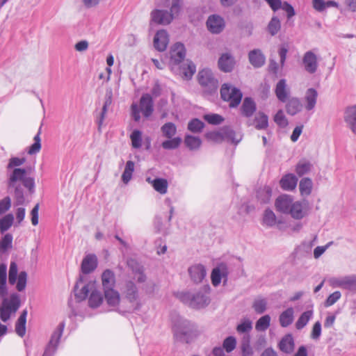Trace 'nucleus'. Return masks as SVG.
<instances>
[{"instance_id": "nucleus-1", "label": "nucleus", "mask_w": 356, "mask_h": 356, "mask_svg": "<svg viewBox=\"0 0 356 356\" xmlns=\"http://www.w3.org/2000/svg\"><path fill=\"white\" fill-rule=\"evenodd\" d=\"M26 170L24 168H15L8 180V187L14 188L16 205H22L25 202L24 190L21 184L17 182L20 181L24 187L28 188L31 193L34 192L35 180L33 177H26Z\"/></svg>"}, {"instance_id": "nucleus-2", "label": "nucleus", "mask_w": 356, "mask_h": 356, "mask_svg": "<svg viewBox=\"0 0 356 356\" xmlns=\"http://www.w3.org/2000/svg\"><path fill=\"white\" fill-rule=\"evenodd\" d=\"M122 299L118 309L120 313H133L142 307L139 298L138 289L131 280L127 281L122 291Z\"/></svg>"}, {"instance_id": "nucleus-3", "label": "nucleus", "mask_w": 356, "mask_h": 356, "mask_svg": "<svg viewBox=\"0 0 356 356\" xmlns=\"http://www.w3.org/2000/svg\"><path fill=\"white\" fill-rule=\"evenodd\" d=\"M175 296L184 305L195 309H203L210 303L209 296L202 290L195 293L188 291L177 292Z\"/></svg>"}, {"instance_id": "nucleus-4", "label": "nucleus", "mask_w": 356, "mask_h": 356, "mask_svg": "<svg viewBox=\"0 0 356 356\" xmlns=\"http://www.w3.org/2000/svg\"><path fill=\"white\" fill-rule=\"evenodd\" d=\"M21 305L20 296L17 293H13L8 298H3L0 304V319L6 323L12 315L15 314Z\"/></svg>"}, {"instance_id": "nucleus-5", "label": "nucleus", "mask_w": 356, "mask_h": 356, "mask_svg": "<svg viewBox=\"0 0 356 356\" xmlns=\"http://www.w3.org/2000/svg\"><path fill=\"white\" fill-rule=\"evenodd\" d=\"M198 82L203 88L204 93L212 95L216 93L218 86V81L214 77L213 72L209 69H203L198 73Z\"/></svg>"}, {"instance_id": "nucleus-6", "label": "nucleus", "mask_w": 356, "mask_h": 356, "mask_svg": "<svg viewBox=\"0 0 356 356\" xmlns=\"http://www.w3.org/2000/svg\"><path fill=\"white\" fill-rule=\"evenodd\" d=\"M221 98L229 103L231 108L237 107L242 99L243 94L241 91L229 83H223L220 88Z\"/></svg>"}, {"instance_id": "nucleus-7", "label": "nucleus", "mask_w": 356, "mask_h": 356, "mask_svg": "<svg viewBox=\"0 0 356 356\" xmlns=\"http://www.w3.org/2000/svg\"><path fill=\"white\" fill-rule=\"evenodd\" d=\"M65 326L64 321L59 323L51 334L50 341L42 356H52L56 352Z\"/></svg>"}, {"instance_id": "nucleus-8", "label": "nucleus", "mask_w": 356, "mask_h": 356, "mask_svg": "<svg viewBox=\"0 0 356 356\" xmlns=\"http://www.w3.org/2000/svg\"><path fill=\"white\" fill-rule=\"evenodd\" d=\"M302 65L307 73H316L318 67L317 56L312 51H306L302 57Z\"/></svg>"}, {"instance_id": "nucleus-9", "label": "nucleus", "mask_w": 356, "mask_h": 356, "mask_svg": "<svg viewBox=\"0 0 356 356\" xmlns=\"http://www.w3.org/2000/svg\"><path fill=\"white\" fill-rule=\"evenodd\" d=\"M207 26L211 33L218 34L224 30L225 27V22L221 16L214 14L208 17Z\"/></svg>"}, {"instance_id": "nucleus-10", "label": "nucleus", "mask_w": 356, "mask_h": 356, "mask_svg": "<svg viewBox=\"0 0 356 356\" xmlns=\"http://www.w3.org/2000/svg\"><path fill=\"white\" fill-rule=\"evenodd\" d=\"M127 264L133 274L136 277L137 282L144 283L147 280V276L144 273L145 268L136 259L129 258L127 261Z\"/></svg>"}, {"instance_id": "nucleus-11", "label": "nucleus", "mask_w": 356, "mask_h": 356, "mask_svg": "<svg viewBox=\"0 0 356 356\" xmlns=\"http://www.w3.org/2000/svg\"><path fill=\"white\" fill-rule=\"evenodd\" d=\"M151 20L157 24L168 25L173 20L172 15L165 10L155 9L151 13Z\"/></svg>"}, {"instance_id": "nucleus-12", "label": "nucleus", "mask_w": 356, "mask_h": 356, "mask_svg": "<svg viewBox=\"0 0 356 356\" xmlns=\"http://www.w3.org/2000/svg\"><path fill=\"white\" fill-rule=\"evenodd\" d=\"M293 202L292 196L289 195H281L277 197L275 202V207L277 211L288 214Z\"/></svg>"}, {"instance_id": "nucleus-13", "label": "nucleus", "mask_w": 356, "mask_h": 356, "mask_svg": "<svg viewBox=\"0 0 356 356\" xmlns=\"http://www.w3.org/2000/svg\"><path fill=\"white\" fill-rule=\"evenodd\" d=\"M307 202L306 201L293 202L288 213L296 220H300L307 215Z\"/></svg>"}, {"instance_id": "nucleus-14", "label": "nucleus", "mask_w": 356, "mask_h": 356, "mask_svg": "<svg viewBox=\"0 0 356 356\" xmlns=\"http://www.w3.org/2000/svg\"><path fill=\"white\" fill-rule=\"evenodd\" d=\"M188 272L191 280L195 284L202 282L207 275L205 267L200 264L190 266Z\"/></svg>"}, {"instance_id": "nucleus-15", "label": "nucleus", "mask_w": 356, "mask_h": 356, "mask_svg": "<svg viewBox=\"0 0 356 356\" xmlns=\"http://www.w3.org/2000/svg\"><path fill=\"white\" fill-rule=\"evenodd\" d=\"M186 56V49L182 43H175L170 50V60L177 65L181 63Z\"/></svg>"}, {"instance_id": "nucleus-16", "label": "nucleus", "mask_w": 356, "mask_h": 356, "mask_svg": "<svg viewBox=\"0 0 356 356\" xmlns=\"http://www.w3.org/2000/svg\"><path fill=\"white\" fill-rule=\"evenodd\" d=\"M140 109L145 118H149L154 111V102L149 94H144L140 99Z\"/></svg>"}, {"instance_id": "nucleus-17", "label": "nucleus", "mask_w": 356, "mask_h": 356, "mask_svg": "<svg viewBox=\"0 0 356 356\" xmlns=\"http://www.w3.org/2000/svg\"><path fill=\"white\" fill-rule=\"evenodd\" d=\"M234 58L230 53L222 54L218 61L219 69L224 72H232L234 69Z\"/></svg>"}, {"instance_id": "nucleus-18", "label": "nucleus", "mask_w": 356, "mask_h": 356, "mask_svg": "<svg viewBox=\"0 0 356 356\" xmlns=\"http://www.w3.org/2000/svg\"><path fill=\"white\" fill-rule=\"evenodd\" d=\"M257 111L254 100L250 97H245L240 108L241 115L246 118H251Z\"/></svg>"}, {"instance_id": "nucleus-19", "label": "nucleus", "mask_w": 356, "mask_h": 356, "mask_svg": "<svg viewBox=\"0 0 356 356\" xmlns=\"http://www.w3.org/2000/svg\"><path fill=\"white\" fill-rule=\"evenodd\" d=\"M97 267V257L94 254H87L82 260L81 270L85 274H89Z\"/></svg>"}, {"instance_id": "nucleus-20", "label": "nucleus", "mask_w": 356, "mask_h": 356, "mask_svg": "<svg viewBox=\"0 0 356 356\" xmlns=\"http://www.w3.org/2000/svg\"><path fill=\"white\" fill-rule=\"evenodd\" d=\"M84 282V278L82 275H80L79 277L78 281L76 282L74 291V296L78 301H82L85 300L87 296H88V293L92 289V286H93L90 283H88L84 284L81 289L79 291V286L81 283Z\"/></svg>"}, {"instance_id": "nucleus-21", "label": "nucleus", "mask_w": 356, "mask_h": 356, "mask_svg": "<svg viewBox=\"0 0 356 356\" xmlns=\"http://www.w3.org/2000/svg\"><path fill=\"white\" fill-rule=\"evenodd\" d=\"M169 42L168 34L166 31L161 29L156 32L154 38V46L159 51L166 49Z\"/></svg>"}, {"instance_id": "nucleus-22", "label": "nucleus", "mask_w": 356, "mask_h": 356, "mask_svg": "<svg viewBox=\"0 0 356 356\" xmlns=\"http://www.w3.org/2000/svg\"><path fill=\"white\" fill-rule=\"evenodd\" d=\"M248 59L250 63L254 68L262 67L266 62V56L259 49H254L248 54Z\"/></svg>"}, {"instance_id": "nucleus-23", "label": "nucleus", "mask_w": 356, "mask_h": 356, "mask_svg": "<svg viewBox=\"0 0 356 356\" xmlns=\"http://www.w3.org/2000/svg\"><path fill=\"white\" fill-rule=\"evenodd\" d=\"M248 126L254 125L257 130L266 129L268 127V117L263 112H259L254 117V120H249L247 122Z\"/></svg>"}, {"instance_id": "nucleus-24", "label": "nucleus", "mask_w": 356, "mask_h": 356, "mask_svg": "<svg viewBox=\"0 0 356 356\" xmlns=\"http://www.w3.org/2000/svg\"><path fill=\"white\" fill-rule=\"evenodd\" d=\"M294 347V339L291 334L284 335L278 343L279 349L286 354L291 353Z\"/></svg>"}, {"instance_id": "nucleus-25", "label": "nucleus", "mask_w": 356, "mask_h": 356, "mask_svg": "<svg viewBox=\"0 0 356 356\" xmlns=\"http://www.w3.org/2000/svg\"><path fill=\"white\" fill-rule=\"evenodd\" d=\"M177 331L183 335H188L192 333L195 329V325L187 319L180 318L175 324Z\"/></svg>"}, {"instance_id": "nucleus-26", "label": "nucleus", "mask_w": 356, "mask_h": 356, "mask_svg": "<svg viewBox=\"0 0 356 356\" xmlns=\"http://www.w3.org/2000/svg\"><path fill=\"white\" fill-rule=\"evenodd\" d=\"M146 181L150 184L154 189L160 194H165L168 191V184L165 179L156 178L152 179L151 177H147Z\"/></svg>"}, {"instance_id": "nucleus-27", "label": "nucleus", "mask_w": 356, "mask_h": 356, "mask_svg": "<svg viewBox=\"0 0 356 356\" xmlns=\"http://www.w3.org/2000/svg\"><path fill=\"white\" fill-rule=\"evenodd\" d=\"M337 284L341 289L356 292V275L342 277L338 280Z\"/></svg>"}, {"instance_id": "nucleus-28", "label": "nucleus", "mask_w": 356, "mask_h": 356, "mask_svg": "<svg viewBox=\"0 0 356 356\" xmlns=\"http://www.w3.org/2000/svg\"><path fill=\"white\" fill-rule=\"evenodd\" d=\"M344 118L352 131L356 134V105L347 108Z\"/></svg>"}, {"instance_id": "nucleus-29", "label": "nucleus", "mask_w": 356, "mask_h": 356, "mask_svg": "<svg viewBox=\"0 0 356 356\" xmlns=\"http://www.w3.org/2000/svg\"><path fill=\"white\" fill-rule=\"evenodd\" d=\"M102 282L104 291L113 289L115 284L114 273L110 270H105L102 275Z\"/></svg>"}, {"instance_id": "nucleus-30", "label": "nucleus", "mask_w": 356, "mask_h": 356, "mask_svg": "<svg viewBox=\"0 0 356 356\" xmlns=\"http://www.w3.org/2000/svg\"><path fill=\"white\" fill-rule=\"evenodd\" d=\"M298 183V178L293 174H287L284 175L280 181V186L285 191L293 190Z\"/></svg>"}, {"instance_id": "nucleus-31", "label": "nucleus", "mask_w": 356, "mask_h": 356, "mask_svg": "<svg viewBox=\"0 0 356 356\" xmlns=\"http://www.w3.org/2000/svg\"><path fill=\"white\" fill-rule=\"evenodd\" d=\"M227 276V271L225 265H221L220 268H215L211 272V282L213 286H217L220 284L222 277Z\"/></svg>"}, {"instance_id": "nucleus-32", "label": "nucleus", "mask_w": 356, "mask_h": 356, "mask_svg": "<svg viewBox=\"0 0 356 356\" xmlns=\"http://www.w3.org/2000/svg\"><path fill=\"white\" fill-rule=\"evenodd\" d=\"M104 297L107 304L111 307L120 305L121 304L122 300H120V293L113 289L105 290Z\"/></svg>"}, {"instance_id": "nucleus-33", "label": "nucleus", "mask_w": 356, "mask_h": 356, "mask_svg": "<svg viewBox=\"0 0 356 356\" xmlns=\"http://www.w3.org/2000/svg\"><path fill=\"white\" fill-rule=\"evenodd\" d=\"M27 314L26 309L23 310L15 323V332L20 337H23L26 334Z\"/></svg>"}, {"instance_id": "nucleus-34", "label": "nucleus", "mask_w": 356, "mask_h": 356, "mask_svg": "<svg viewBox=\"0 0 356 356\" xmlns=\"http://www.w3.org/2000/svg\"><path fill=\"white\" fill-rule=\"evenodd\" d=\"M293 314L294 311L292 307H289L280 314L279 321L282 327H286L293 323Z\"/></svg>"}, {"instance_id": "nucleus-35", "label": "nucleus", "mask_w": 356, "mask_h": 356, "mask_svg": "<svg viewBox=\"0 0 356 356\" xmlns=\"http://www.w3.org/2000/svg\"><path fill=\"white\" fill-rule=\"evenodd\" d=\"M302 108V105L298 98L293 97L290 99L286 104V110L289 115H295L299 113Z\"/></svg>"}, {"instance_id": "nucleus-36", "label": "nucleus", "mask_w": 356, "mask_h": 356, "mask_svg": "<svg viewBox=\"0 0 356 356\" xmlns=\"http://www.w3.org/2000/svg\"><path fill=\"white\" fill-rule=\"evenodd\" d=\"M224 140L234 144H238L241 140V136H237L236 132L229 126L222 127Z\"/></svg>"}, {"instance_id": "nucleus-37", "label": "nucleus", "mask_w": 356, "mask_h": 356, "mask_svg": "<svg viewBox=\"0 0 356 356\" xmlns=\"http://www.w3.org/2000/svg\"><path fill=\"white\" fill-rule=\"evenodd\" d=\"M275 95L277 99L282 102H286L288 97V92L286 91V80L280 79L275 87Z\"/></svg>"}, {"instance_id": "nucleus-38", "label": "nucleus", "mask_w": 356, "mask_h": 356, "mask_svg": "<svg viewBox=\"0 0 356 356\" xmlns=\"http://www.w3.org/2000/svg\"><path fill=\"white\" fill-rule=\"evenodd\" d=\"M318 92L314 88H309L305 97L307 104L305 108L307 111L312 110L316 104Z\"/></svg>"}, {"instance_id": "nucleus-39", "label": "nucleus", "mask_w": 356, "mask_h": 356, "mask_svg": "<svg viewBox=\"0 0 356 356\" xmlns=\"http://www.w3.org/2000/svg\"><path fill=\"white\" fill-rule=\"evenodd\" d=\"M281 29V22L279 18L274 15L268 22L266 31L271 35H276Z\"/></svg>"}, {"instance_id": "nucleus-40", "label": "nucleus", "mask_w": 356, "mask_h": 356, "mask_svg": "<svg viewBox=\"0 0 356 356\" xmlns=\"http://www.w3.org/2000/svg\"><path fill=\"white\" fill-rule=\"evenodd\" d=\"M112 104V92H106L105 96V101L102 107V112L99 115V117L97 119V124L99 126V129L102 125L104 120L105 118L106 113L107 112L108 108Z\"/></svg>"}, {"instance_id": "nucleus-41", "label": "nucleus", "mask_w": 356, "mask_h": 356, "mask_svg": "<svg viewBox=\"0 0 356 356\" xmlns=\"http://www.w3.org/2000/svg\"><path fill=\"white\" fill-rule=\"evenodd\" d=\"M103 302V296L102 293L97 290L91 291L88 299V305L91 308L98 307Z\"/></svg>"}, {"instance_id": "nucleus-42", "label": "nucleus", "mask_w": 356, "mask_h": 356, "mask_svg": "<svg viewBox=\"0 0 356 356\" xmlns=\"http://www.w3.org/2000/svg\"><path fill=\"white\" fill-rule=\"evenodd\" d=\"M184 143L189 149L195 150L200 147L202 145V140L197 136L186 135L185 136Z\"/></svg>"}, {"instance_id": "nucleus-43", "label": "nucleus", "mask_w": 356, "mask_h": 356, "mask_svg": "<svg viewBox=\"0 0 356 356\" xmlns=\"http://www.w3.org/2000/svg\"><path fill=\"white\" fill-rule=\"evenodd\" d=\"M272 195V189L270 186H264L258 190L257 197L258 200L263 204L268 203Z\"/></svg>"}, {"instance_id": "nucleus-44", "label": "nucleus", "mask_w": 356, "mask_h": 356, "mask_svg": "<svg viewBox=\"0 0 356 356\" xmlns=\"http://www.w3.org/2000/svg\"><path fill=\"white\" fill-rule=\"evenodd\" d=\"M267 305L268 302L266 298L259 297L254 299L252 308L257 314H261L267 309Z\"/></svg>"}, {"instance_id": "nucleus-45", "label": "nucleus", "mask_w": 356, "mask_h": 356, "mask_svg": "<svg viewBox=\"0 0 356 356\" xmlns=\"http://www.w3.org/2000/svg\"><path fill=\"white\" fill-rule=\"evenodd\" d=\"M312 310H307L303 312L296 323V329L302 330L303 327H305L308 323L309 321L312 318Z\"/></svg>"}, {"instance_id": "nucleus-46", "label": "nucleus", "mask_w": 356, "mask_h": 356, "mask_svg": "<svg viewBox=\"0 0 356 356\" xmlns=\"http://www.w3.org/2000/svg\"><path fill=\"white\" fill-rule=\"evenodd\" d=\"M270 316L268 314H266L259 318L255 323V329L258 332L266 331L270 325Z\"/></svg>"}, {"instance_id": "nucleus-47", "label": "nucleus", "mask_w": 356, "mask_h": 356, "mask_svg": "<svg viewBox=\"0 0 356 356\" xmlns=\"http://www.w3.org/2000/svg\"><path fill=\"white\" fill-rule=\"evenodd\" d=\"M312 181L310 178L305 177L300 180L299 184L300 192L302 195H309L312 190Z\"/></svg>"}, {"instance_id": "nucleus-48", "label": "nucleus", "mask_w": 356, "mask_h": 356, "mask_svg": "<svg viewBox=\"0 0 356 356\" xmlns=\"http://www.w3.org/2000/svg\"><path fill=\"white\" fill-rule=\"evenodd\" d=\"M276 221L277 218L274 212L270 209H266L263 215V224L271 227L276 224Z\"/></svg>"}, {"instance_id": "nucleus-49", "label": "nucleus", "mask_w": 356, "mask_h": 356, "mask_svg": "<svg viewBox=\"0 0 356 356\" xmlns=\"http://www.w3.org/2000/svg\"><path fill=\"white\" fill-rule=\"evenodd\" d=\"M42 125L40 127L38 132L35 136L33 140L34 143L30 146L28 153L31 155L35 154L40 152L41 149V139H40V134H41Z\"/></svg>"}, {"instance_id": "nucleus-50", "label": "nucleus", "mask_w": 356, "mask_h": 356, "mask_svg": "<svg viewBox=\"0 0 356 356\" xmlns=\"http://www.w3.org/2000/svg\"><path fill=\"white\" fill-rule=\"evenodd\" d=\"M134 170V162L132 161H128L122 175V180L124 184H127L131 180Z\"/></svg>"}, {"instance_id": "nucleus-51", "label": "nucleus", "mask_w": 356, "mask_h": 356, "mask_svg": "<svg viewBox=\"0 0 356 356\" xmlns=\"http://www.w3.org/2000/svg\"><path fill=\"white\" fill-rule=\"evenodd\" d=\"M161 130L163 136L168 138H172L177 133V127L172 122H167L164 124L161 127Z\"/></svg>"}, {"instance_id": "nucleus-52", "label": "nucleus", "mask_w": 356, "mask_h": 356, "mask_svg": "<svg viewBox=\"0 0 356 356\" xmlns=\"http://www.w3.org/2000/svg\"><path fill=\"white\" fill-rule=\"evenodd\" d=\"M204 127V123L198 118H193L188 124V129L193 133H200Z\"/></svg>"}, {"instance_id": "nucleus-53", "label": "nucleus", "mask_w": 356, "mask_h": 356, "mask_svg": "<svg viewBox=\"0 0 356 356\" xmlns=\"http://www.w3.org/2000/svg\"><path fill=\"white\" fill-rule=\"evenodd\" d=\"M205 138L216 143H221L224 141L222 128L218 131H209L205 134Z\"/></svg>"}, {"instance_id": "nucleus-54", "label": "nucleus", "mask_w": 356, "mask_h": 356, "mask_svg": "<svg viewBox=\"0 0 356 356\" xmlns=\"http://www.w3.org/2000/svg\"><path fill=\"white\" fill-rule=\"evenodd\" d=\"M170 140H165L162 143L161 146L165 149H177L181 143V138L175 137L169 138Z\"/></svg>"}, {"instance_id": "nucleus-55", "label": "nucleus", "mask_w": 356, "mask_h": 356, "mask_svg": "<svg viewBox=\"0 0 356 356\" xmlns=\"http://www.w3.org/2000/svg\"><path fill=\"white\" fill-rule=\"evenodd\" d=\"M311 168L312 164L309 161H300L296 165V172L300 177H301L310 171Z\"/></svg>"}, {"instance_id": "nucleus-56", "label": "nucleus", "mask_w": 356, "mask_h": 356, "mask_svg": "<svg viewBox=\"0 0 356 356\" xmlns=\"http://www.w3.org/2000/svg\"><path fill=\"white\" fill-rule=\"evenodd\" d=\"M14 217L9 213L0 219V229L2 232L7 231L13 225Z\"/></svg>"}, {"instance_id": "nucleus-57", "label": "nucleus", "mask_w": 356, "mask_h": 356, "mask_svg": "<svg viewBox=\"0 0 356 356\" xmlns=\"http://www.w3.org/2000/svg\"><path fill=\"white\" fill-rule=\"evenodd\" d=\"M13 236L10 234H6L0 240V252H5L8 249L12 247Z\"/></svg>"}, {"instance_id": "nucleus-58", "label": "nucleus", "mask_w": 356, "mask_h": 356, "mask_svg": "<svg viewBox=\"0 0 356 356\" xmlns=\"http://www.w3.org/2000/svg\"><path fill=\"white\" fill-rule=\"evenodd\" d=\"M26 282H27V273L26 271H21L17 277V284H16V289L18 291L21 292L23 291L26 286Z\"/></svg>"}, {"instance_id": "nucleus-59", "label": "nucleus", "mask_w": 356, "mask_h": 356, "mask_svg": "<svg viewBox=\"0 0 356 356\" xmlns=\"http://www.w3.org/2000/svg\"><path fill=\"white\" fill-rule=\"evenodd\" d=\"M250 344V337L248 336L246 339H243L241 346V353L243 356H253L254 350Z\"/></svg>"}, {"instance_id": "nucleus-60", "label": "nucleus", "mask_w": 356, "mask_h": 356, "mask_svg": "<svg viewBox=\"0 0 356 356\" xmlns=\"http://www.w3.org/2000/svg\"><path fill=\"white\" fill-rule=\"evenodd\" d=\"M204 119L211 124L218 125L224 121V118L219 114L212 113L204 115Z\"/></svg>"}, {"instance_id": "nucleus-61", "label": "nucleus", "mask_w": 356, "mask_h": 356, "mask_svg": "<svg viewBox=\"0 0 356 356\" xmlns=\"http://www.w3.org/2000/svg\"><path fill=\"white\" fill-rule=\"evenodd\" d=\"M17 272L18 268L16 262L11 261L8 272V282L12 285L16 283Z\"/></svg>"}, {"instance_id": "nucleus-62", "label": "nucleus", "mask_w": 356, "mask_h": 356, "mask_svg": "<svg viewBox=\"0 0 356 356\" xmlns=\"http://www.w3.org/2000/svg\"><path fill=\"white\" fill-rule=\"evenodd\" d=\"M142 134L139 130H134L131 134V144L134 148H140L142 145Z\"/></svg>"}, {"instance_id": "nucleus-63", "label": "nucleus", "mask_w": 356, "mask_h": 356, "mask_svg": "<svg viewBox=\"0 0 356 356\" xmlns=\"http://www.w3.org/2000/svg\"><path fill=\"white\" fill-rule=\"evenodd\" d=\"M275 122L280 127L284 128L288 125V120L282 110H279L274 116Z\"/></svg>"}, {"instance_id": "nucleus-64", "label": "nucleus", "mask_w": 356, "mask_h": 356, "mask_svg": "<svg viewBox=\"0 0 356 356\" xmlns=\"http://www.w3.org/2000/svg\"><path fill=\"white\" fill-rule=\"evenodd\" d=\"M236 346V340L234 337H227L222 343L223 348L226 350L227 353H231L234 350Z\"/></svg>"}]
</instances>
